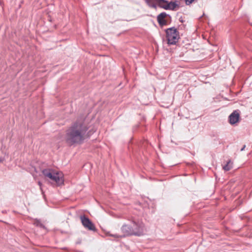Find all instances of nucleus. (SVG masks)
<instances>
[{
	"label": "nucleus",
	"instance_id": "nucleus-1",
	"mask_svg": "<svg viewBox=\"0 0 252 252\" xmlns=\"http://www.w3.org/2000/svg\"><path fill=\"white\" fill-rule=\"evenodd\" d=\"M88 127L81 123H75L66 131L65 140L69 146L80 144L88 137Z\"/></svg>",
	"mask_w": 252,
	"mask_h": 252
},
{
	"label": "nucleus",
	"instance_id": "nucleus-2",
	"mask_svg": "<svg viewBox=\"0 0 252 252\" xmlns=\"http://www.w3.org/2000/svg\"><path fill=\"white\" fill-rule=\"evenodd\" d=\"M42 173L45 178L56 182L59 186L63 184V180L61 174L55 171L53 169L50 168L44 169L42 170Z\"/></svg>",
	"mask_w": 252,
	"mask_h": 252
},
{
	"label": "nucleus",
	"instance_id": "nucleus-3",
	"mask_svg": "<svg viewBox=\"0 0 252 252\" xmlns=\"http://www.w3.org/2000/svg\"><path fill=\"white\" fill-rule=\"evenodd\" d=\"M166 38L168 44H175L179 38V32L174 27L170 28L166 30Z\"/></svg>",
	"mask_w": 252,
	"mask_h": 252
},
{
	"label": "nucleus",
	"instance_id": "nucleus-4",
	"mask_svg": "<svg viewBox=\"0 0 252 252\" xmlns=\"http://www.w3.org/2000/svg\"><path fill=\"white\" fill-rule=\"evenodd\" d=\"M132 235L141 236L144 234L146 229L144 224L141 221L133 220Z\"/></svg>",
	"mask_w": 252,
	"mask_h": 252
},
{
	"label": "nucleus",
	"instance_id": "nucleus-5",
	"mask_svg": "<svg viewBox=\"0 0 252 252\" xmlns=\"http://www.w3.org/2000/svg\"><path fill=\"white\" fill-rule=\"evenodd\" d=\"M159 6L165 10H174L176 8L179 7V4L176 1H170L168 2L165 0H160Z\"/></svg>",
	"mask_w": 252,
	"mask_h": 252
},
{
	"label": "nucleus",
	"instance_id": "nucleus-6",
	"mask_svg": "<svg viewBox=\"0 0 252 252\" xmlns=\"http://www.w3.org/2000/svg\"><path fill=\"white\" fill-rule=\"evenodd\" d=\"M80 220L82 225L84 226L85 228L86 229L92 230L95 231V227L94 224L91 221V220L85 215L80 216Z\"/></svg>",
	"mask_w": 252,
	"mask_h": 252
},
{
	"label": "nucleus",
	"instance_id": "nucleus-7",
	"mask_svg": "<svg viewBox=\"0 0 252 252\" xmlns=\"http://www.w3.org/2000/svg\"><path fill=\"white\" fill-rule=\"evenodd\" d=\"M132 227H133V220L131 222L130 224H124L121 227V231L123 233L124 237L129 236L132 235Z\"/></svg>",
	"mask_w": 252,
	"mask_h": 252
},
{
	"label": "nucleus",
	"instance_id": "nucleus-8",
	"mask_svg": "<svg viewBox=\"0 0 252 252\" xmlns=\"http://www.w3.org/2000/svg\"><path fill=\"white\" fill-rule=\"evenodd\" d=\"M229 122L231 125L237 123L240 120V114L238 110L234 111L229 116Z\"/></svg>",
	"mask_w": 252,
	"mask_h": 252
},
{
	"label": "nucleus",
	"instance_id": "nucleus-9",
	"mask_svg": "<svg viewBox=\"0 0 252 252\" xmlns=\"http://www.w3.org/2000/svg\"><path fill=\"white\" fill-rule=\"evenodd\" d=\"M167 15L165 12H162L157 16V21L159 25L164 26L166 24L167 22L165 20V18Z\"/></svg>",
	"mask_w": 252,
	"mask_h": 252
},
{
	"label": "nucleus",
	"instance_id": "nucleus-10",
	"mask_svg": "<svg viewBox=\"0 0 252 252\" xmlns=\"http://www.w3.org/2000/svg\"><path fill=\"white\" fill-rule=\"evenodd\" d=\"M233 163L231 160H229L226 164L223 166V169L226 171L230 170L232 168Z\"/></svg>",
	"mask_w": 252,
	"mask_h": 252
},
{
	"label": "nucleus",
	"instance_id": "nucleus-11",
	"mask_svg": "<svg viewBox=\"0 0 252 252\" xmlns=\"http://www.w3.org/2000/svg\"><path fill=\"white\" fill-rule=\"evenodd\" d=\"M194 0H185L186 3L187 4H189L191 3Z\"/></svg>",
	"mask_w": 252,
	"mask_h": 252
},
{
	"label": "nucleus",
	"instance_id": "nucleus-12",
	"mask_svg": "<svg viewBox=\"0 0 252 252\" xmlns=\"http://www.w3.org/2000/svg\"><path fill=\"white\" fill-rule=\"evenodd\" d=\"M35 223L36 224V225L37 226H39L40 227H43V225L39 221H36Z\"/></svg>",
	"mask_w": 252,
	"mask_h": 252
},
{
	"label": "nucleus",
	"instance_id": "nucleus-13",
	"mask_svg": "<svg viewBox=\"0 0 252 252\" xmlns=\"http://www.w3.org/2000/svg\"><path fill=\"white\" fill-rule=\"evenodd\" d=\"M4 161V158L0 157V163Z\"/></svg>",
	"mask_w": 252,
	"mask_h": 252
},
{
	"label": "nucleus",
	"instance_id": "nucleus-14",
	"mask_svg": "<svg viewBox=\"0 0 252 252\" xmlns=\"http://www.w3.org/2000/svg\"><path fill=\"white\" fill-rule=\"evenodd\" d=\"M245 147H246V145H244L243 147L241 149V151H243V150H244Z\"/></svg>",
	"mask_w": 252,
	"mask_h": 252
},
{
	"label": "nucleus",
	"instance_id": "nucleus-15",
	"mask_svg": "<svg viewBox=\"0 0 252 252\" xmlns=\"http://www.w3.org/2000/svg\"><path fill=\"white\" fill-rule=\"evenodd\" d=\"M38 184L40 187H41L42 183L40 182H38Z\"/></svg>",
	"mask_w": 252,
	"mask_h": 252
},
{
	"label": "nucleus",
	"instance_id": "nucleus-16",
	"mask_svg": "<svg viewBox=\"0 0 252 252\" xmlns=\"http://www.w3.org/2000/svg\"><path fill=\"white\" fill-rule=\"evenodd\" d=\"M114 236H116V237H119V236H118V235H114Z\"/></svg>",
	"mask_w": 252,
	"mask_h": 252
}]
</instances>
